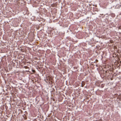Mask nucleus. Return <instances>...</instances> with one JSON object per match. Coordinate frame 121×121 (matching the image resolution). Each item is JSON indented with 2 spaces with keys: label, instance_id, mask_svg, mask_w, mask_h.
Returning a JSON list of instances; mask_svg holds the SVG:
<instances>
[{
  "label": "nucleus",
  "instance_id": "f257e3e1",
  "mask_svg": "<svg viewBox=\"0 0 121 121\" xmlns=\"http://www.w3.org/2000/svg\"><path fill=\"white\" fill-rule=\"evenodd\" d=\"M50 77L49 76H48V77H47L46 79H44V81L47 83H50Z\"/></svg>",
  "mask_w": 121,
  "mask_h": 121
},
{
  "label": "nucleus",
  "instance_id": "f03ea898",
  "mask_svg": "<svg viewBox=\"0 0 121 121\" xmlns=\"http://www.w3.org/2000/svg\"><path fill=\"white\" fill-rule=\"evenodd\" d=\"M121 6V4H120V5L119 4H119H118L117 5V4H116V8H119Z\"/></svg>",
  "mask_w": 121,
  "mask_h": 121
},
{
  "label": "nucleus",
  "instance_id": "7ed1b4c3",
  "mask_svg": "<svg viewBox=\"0 0 121 121\" xmlns=\"http://www.w3.org/2000/svg\"><path fill=\"white\" fill-rule=\"evenodd\" d=\"M84 84H84V82H83V81L82 82V87H83L84 85Z\"/></svg>",
  "mask_w": 121,
  "mask_h": 121
},
{
  "label": "nucleus",
  "instance_id": "20e7f679",
  "mask_svg": "<svg viewBox=\"0 0 121 121\" xmlns=\"http://www.w3.org/2000/svg\"><path fill=\"white\" fill-rule=\"evenodd\" d=\"M52 78L50 77V82H52Z\"/></svg>",
  "mask_w": 121,
  "mask_h": 121
},
{
  "label": "nucleus",
  "instance_id": "39448f33",
  "mask_svg": "<svg viewBox=\"0 0 121 121\" xmlns=\"http://www.w3.org/2000/svg\"><path fill=\"white\" fill-rule=\"evenodd\" d=\"M24 68H25V69H27L28 68V67L26 66H24Z\"/></svg>",
  "mask_w": 121,
  "mask_h": 121
},
{
  "label": "nucleus",
  "instance_id": "423d86ee",
  "mask_svg": "<svg viewBox=\"0 0 121 121\" xmlns=\"http://www.w3.org/2000/svg\"><path fill=\"white\" fill-rule=\"evenodd\" d=\"M32 72H34V73L35 72V71L34 70H32Z\"/></svg>",
  "mask_w": 121,
  "mask_h": 121
},
{
  "label": "nucleus",
  "instance_id": "0eeeda50",
  "mask_svg": "<svg viewBox=\"0 0 121 121\" xmlns=\"http://www.w3.org/2000/svg\"><path fill=\"white\" fill-rule=\"evenodd\" d=\"M100 121V120H96V121Z\"/></svg>",
  "mask_w": 121,
  "mask_h": 121
},
{
  "label": "nucleus",
  "instance_id": "6e6552de",
  "mask_svg": "<svg viewBox=\"0 0 121 121\" xmlns=\"http://www.w3.org/2000/svg\"><path fill=\"white\" fill-rule=\"evenodd\" d=\"M107 73V71H105V73Z\"/></svg>",
  "mask_w": 121,
  "mask_h": 121
},
{
  "label": "nucleus",
  "instance_id": "1a4fd4ad",
  "mask_svg": "<svg viewBox=\"0 0 121 121\" xmlns=\"http://www.w3.org/2000/svg\"><path fill=\"white\" fill-rule=\"evenodd\" d=\"M24 118L25 119V117H24Z\"/></svg>",
  "mask_w": 121,
  "mask_h": 121
},
{
  "label": "nucleus",
  "instance_id": "9d476101",
  "mask_svg": "<svg viewBox=\"0 0 121 121\" xmlns=\"http://www.w3.org/2000/svg\"><path fill=\"white\" fill-rule=\"evenodd\" d=\"M101 87L102 88H103V86H102V87L101 86Z\"/></svg>",
  "mask_w": 121,
  "mask_h": 121
}]
</instances>
